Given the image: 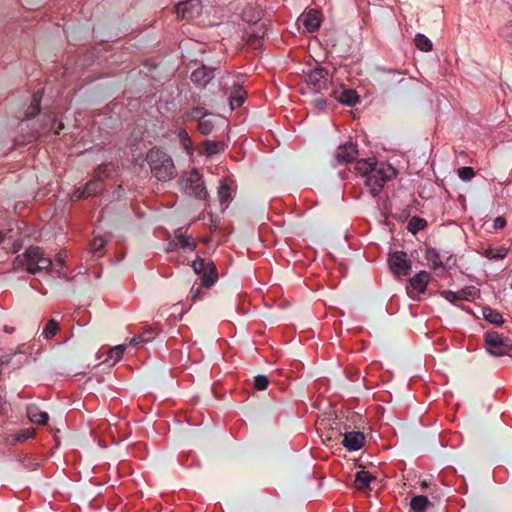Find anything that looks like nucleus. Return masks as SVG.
<instances>
[{
    "label": "nucleus",
    "mask_w": 512,
    "mask_h": 512,
    "mask_svg": "<svg viewBox=\"0 0 512 512\" xmlns=\"http://www.w3.org/2000/svg\"><path fill=\"white\" fill-rule=\"evenodd\" d=\"M214 71L213 68L203 65L192 72L191 81L199 87H206L215 76Z\"/></svg>",
    "instance_id": "nucleus-11"
},
{
    "label": "nucleus",
    "mask_w": 512,
    "mask_h": 512,
    "mask_svg": "<svg viewBox=\"0 0 512 512\" xmlns=\"http://www.w3.org/2000/svg\"><path fill=\"white\" fill-rule=\"evenodd\" d=\"M425 257L428 262L431 263L433 269H437L442 267V261L440 260V255L435 248H429L426 250Z\"/></svg>",
    "instance_id": "nucleus-29"
},
{
    "label": "nucleus",
    "mask_w": 512,
    "mask_h": 512,
    "mask_svg": "<svg viewBox=\"0 0 512 512\" xmlns=\"http://www.w3.org/2000/svg\"><path fill=\"white\" fill-rule=\"evenodd\" d=\"M27 416L31 422L42 425L47 424L49 420L48 414L39 410L37 406H29L27 408Z\"/></svg>",
    "instance_id": "nucleus-20"
},
{
    "label": "nucleus",
    "mask_w": 512,
    "mask_h": 512,
    "mask_svg": "<svg viewBox=\"0 0 512 512\" xmlns=\"http://www.w3.org/2000/svg\"><path fill=\"white\" fill-rule=\"evenodd\" d=\"M5 332L11 333L12 330H10V328H5Z\"/></svg>",
    "instance_id": "nucleus-59"
},
{
    "label": "nucleus",
    "mask_w": 512,
    "mask_h": 512,
    "mask_svg": "<svg viewBox=\"0 0 512 512\" xmlns=\"http://www.w3.org/2000/svg\"><path fill=\"white\" fill-rule=\"evenodd\" d=\"M479 293V290L474 286H467L458 292H453L450 290H446L442 292L443 297L451 302L455 303L458 300H473Z\"/></svg>",
    "instance_id": "nucleus-10"
},
{
    "label": "nucleus",
    "mask_w": 512,
    "mask_h": 512,
    "mask_svg": "<svg viewBox=\"0 0 512 512\" xmlns=\"http://www.w3.org/2000/svg\"><path fill=\"white\" fill-rule=\"evenodd\" d=\"M234 189L232 183L227 180L221 181L218 188V199L222 205L228 206L230 201L233 199Z\"/></svg>",
    "instance_id": "nucleus-17"
},
{
    "label": "nucleus",
    "mask_w": 512,
    "mask_h": 512,
    "mask_svg": "<svg viewBox=\"0 0 512 512\" xmlns=\"http://www.w3.org/2000/svg\"><path fill=\"white\" fill-rule=\"evenodd\" d=\"M152 340V336H145V335H135L131 340V345H138L140 343H147Z\"/></svg>",
    "instance_id": "nucleus-43"
},
{
    "label": "nucleus",
    "mask_w": 512,
    "mask_h": 512,
    "mask_svg": "<svg viewBox=\"0 0 512 512\" xmlns=\"http://www.w3.org/2000/svg\"><path fill=\"white\" fill-rule=\"evenodd\" d=\"M85 198H88V197L85 193L84 187L78 188L77 190H75L71 197L72 200H80V199H85Z\"/></svg>",
    "instance_id": "nucleus-46"
},
{
    "label": "nucleus",
    "mask_w": 512,
    "mask_h": 512,
    "mask_svg": "<svg viewBox=\"0 0 512 512\" xmlns=\"http://www.w3.org/2000/svg\"><path fill=\"white\" fill-rule=\"evenodd\" d=\"M415 45L416 47L423 51V52H429L432 50V42L429 38H427L424 34L418 33L415 37Z\"/></svg>",
    "instance_id": "nucleus-28"
},
{
    "label": "nucleus",
    "mask_w": 512,
    "mask_h": 512,
    "mask_svg": "<svg viewBox=\"0 0 512 512\" xmlns=\"http://www.w3.org/2000/svg\"><path fill=\"white\" fill-rule=\"evenodd\" d=\"M42 96V91H37L33 94L31 103L25 110L24 117L21 119L22 121L30 120L39 114Z\"/></svg>",
    "instance_id": "nucleus-15"
},
{
    "label": "nucleus",
    "mask_w": 512,
    "mask_h": 512,
    "mask_svg": "<svg viewBox=\"0 0 512 512\" xmlns=\"http://www.w3.org/2000/svg\"><path fill=\"white\" fill-rule=\"evenodd\" d=\"M365 437L362 432H346L342 441L343 446L349 451H356L363 447Z\"/></svg>",
    "instance_id": "nucleus-13"
},
{
    "label": "nucleus",
    "mask_w": 512,
    "mask_h": 512,
    "mask_svg": "<svg viewBox=\"0 0 512 512\" xmlns=\"http://www.w3.org/2000/svg\"><path fill=\"white\" fill-rule=\"evenodd\" d=\"M388 264L391 272L397 276H407L412 268L411 260L404 251H395L389 254Z\"/></svg>",
    "instance_id": "nucleus-5"
},
{
    "label": "nucleus",
    "mask_w": 512,
    "mask_h": 512,
    "mask_svg": "<svg viewBox=\"0 0 512 512\" xmlns=\"http://www.w3.org/2000/svg\"><path fill=\"white\" fill-rule=\"evenodd\" d=\"M201 285L210 288L217 280L218 274L215 265L212 263L201 274Z\"/></svg>",
    "instance_id": "nucleus-24"
},
{
    "label": "nucleus",
    "mask_w": 512,
    "mask_h": 512,
    "mask_svg": "<svg viewBox=\"0 0 512 512\" xmlns=\"http://www.w3.org/2000/svg\"><path fill=\"white\" fill-rule=\"evenodd\" d=\"M212 263L209 262V263H206L204 261V259L200 258V257H197L193 262H192V268L194 270V272L198 275H200L203 271H205V269L208 268V266H210Z\"/></svg>",
    "instance_id": "nucleus-38"
},
{
    "label": "nucleus",
    "mask_w": 512,
    "mask_h": 512,
    "mask_svg": "<svg viewBox=\"0 0 512 512\" xmlns=\"http://www.w3.org/2000/svg\"><path fill=\"white\" fill-rule=\"evenodd\" d=\"M482 315L487 322L493 325L500 326L504 323L502 314L489 306L482 308Z\"/></svg>",
    "instance_id": "nucleus-22"
},
{
    "label": "nucleus",
    "mask_w": 512,
    "mask_h": 512,
    "mask_svg": "<svg viewBox=\"0 0 512 512\" xmlns=\"http://www.w3.org/2000/svg\"><path fill=\"white\" fill-rule=\"evenodd\" d=\"M5 332L11 333L12 330H10V328H5Z\"/></svg>",
    "instance_id": "nucleus-60"
},
{
    "label": "nucleus",
    "mask_w": 512,
    "mask_h": 512,
    "mask_svg": "<svg viewBox=\"0 0 512 512\" xmlns=\"http://www.w3.org/2000/svg\"><path fill=\"white\" fill-rule=\"evenodd\" d=\"M378 71L389 74V75H393V76L401 74L399 71L392 70V69L386 70L384 68H378Z\"/></svg>",
    "instance_id": "nucleus-52"
},
{
    "label": "nucleus",
    "mask_w": 512,
    "mask_h": 512,
    "mask_svg": "<svg viewBox=\"0 0 512 512\" xmlns=\"http://www.w3.org/2000/svg\"><path fill=\"white\" fill-rule=\"evenodd\" d=\"M337 100L347 106H353L359 102V96L354 89H344L336 95Z\"/></svg>",
    "instance_id": "nucleus-21"
},
{
    "label": "nucleus",
    "mask_w": 512,
    "mask_h": 512,
    "mask_svg": "<svg viewBox=\"0 0 512 512\" xmlns=\"http://www.w3.org/2000/svg\"><path fill=\"white\" fill-rule=\"evenodd\" d=\"M222 151V146L220 143L206 140L201 145V153L205 154L206 156L210 157L215 154H218Z\"/></svg>",
    "instance_id": "nucleus-25"
},
{
    "label": "nucleus",
    "mask_w": 512,
    "mask_h": 512,
    "mask_svg": "<svg viewBox=\"0 0 512 512\" xmlns=\"http://www.w3.org/2000/svg\"><path fill=\"white\" fill-rule=\"evenodd\" d=\"M146 161L151 174L162 182L169 181L176 176V168L171 156L164 150L154 147L147 152Z\"/></svg>",
    "instance_id": "nucleus-1"
},
{
    "label": "nucleus",
    "mask_w": 512,
    "mask_h": 512,
    "mask_svg": "<svg viewBox=\"0 0 512 512\" xmlns=\"http://www.w3.org/2000/svg\"><path fill=\"white\" fill-rule=\"evenodd\" d=\"M178 249H179L178 243H176V238L174 237L173 240L169 241L168 246H167V251L171 252V251H176Z\"/></svg>",
    "instance_id": "nucleus-49"
},
{
    "label": "nucleus",
    "mask_w": 512,
    "mask_h": 512,
    "mask_svg": "<svg viewBox=\"0 0 512 512\" xmlns=\"http://www.w3.org/2000/svg\"><path fill=\"white\" fill-rule=\"evenodd\" d=\"M58 330H59V324L54 319H51L47 322L42 334L44 335V337L46 339H51L52 337H54L56 335Z\"/></svg>",
    "instance_id": "nucleus-32"
},
{
    "label": "nucleus",
    "mask_w": 512,
    "mask_h": 512,
    "mask_svg": "<svg viewBox=\"0 0 512 512\" xmlns=\"http://www.w3.org/2000/svg\"><path fill=\"white\" fill-rule=\"evenodd\" d=\"M202 4L200 0H185L176 5V13L183 19H194L201 14Z\"/></svg>",
    "instance_id": "nucleus-7"
},
{
    "label": "nucleus",
    "mask_w": 512,
    "mask_h": 512,
    "mask_svg": "<svg viewBox=\"0 0 512 512\" xmlns=\"http://www.w3.org/2000/svg\"><path fill=\"white\" fill-rule=\"evenodd\" d=\"M106 244V240L102 236H95L91 243L90 249L93 253L101 251Z\"/></svg>",
    "instance_id": "nucleus-41"
},
{
    "label": "nucleus",
    "mask_w": 512,
    "mask_h": 512,
    "mask_svg": "<svg viewBox=\"0 0 512 512\" xmlns=\"http://www.w3.org/2000/svg\"><path fill=\"white\" fill-rule=\"evenodd\" d=\"M113 171V165L111 163H103V164H100L94 171L95 173V179L96 180H99L101 182V180L104 178V177H107L111 172Z\"/></svg>",
    "instance_id": "nucleus-31"
},
{
    "label": "nucleus",
    "mask_w": 512,
    "mask_h": 512,
    "mask_svg": "<svg viewBox=\"0 0 512 512\" xmlns=\"http://www.w3.org/2000/svg\"><path fill=\"white\" fill-rule=\"evenodd\" d=\"M380 162H377L375 158L361 159L356 162L355 170L363 177H366L372 169H374V165H378Z\"/></svg>",
    "instance_id": "nucleus-23"
},
{
    "label": "nucleus",
    "mask_w": 512,
    "mask_h": 512,
    "mask_svg": "<svg viewBox=\"0 0 512 512\" xmlns=\"http://www.w3.org/2000/svg\"><path fill=\"white\" fill-rule=\"evenodd\" d=\"M186 231L187 229L182 227L175 230L176 243H178L179 249L193 251L196 248V241L191 235H187Z\"/></svg>",
    "instance_id": "nucleus-14"
},
{
    "label": "nucleus",
    "mask_w": 512,
    "mask_h": 512,
    "mask_svg": "<svg viewBox=\"0 0 512 512\" xmlns=\"http://www.w3.org/2000/svg\"><path fill=\"white\" fill-rule=\"evenodd\" d=\"M429 280L430 274L426 271H420L414 275L409 281L410 287L407 288L409 297L416 299L420 294L424 293Z\"/></svg>",
    "instance_id": "nucleus-8"
},
{
    "label": "nucleus",
    "mask_w": 512,
    "mask_h": 512,
    "mask_svg": "<svg viewBox=\"0 0 512 512\" xmlns=\"http://www.w3.org/2000/svg\"><path fill=\"white\" fill-rule=\"evenodd\" d=\"M53 272L55 273V275L58 277V278H62V279H65L67 281L70 280V278L67 276V274L65 272H63L62 270L60 269H54Z\"/></svg>",
    "instance_id": "nucleus-51"
},
{
    "label": "nucleus",
    "mask_w": 512,
    "mask_h": 512,
    "mask_svg": "<svg viewBox=\"0 0 512 512\" xmlns=\"http://www.w3.org/2000/svg\"><path fill=\"white\" fill-rule=\"evenodd\" d=\"M426 221L420 217H412L408 222L407 229L409 232L416 234L418 231L424 229Z\"/></svg>",
    "instance_id": "nucleus-30"
},
{
    "label": "nucleus",
    "mask_w": 512,
    "mask_h": 512,
    "mask_svg": "<svg viewBox=\"0 0 512 512\" xmlns=\"http://www.w3.org/2000/svg\"><path fill=\"white\" fill-rule=\"evenodd\" d=\"M375 480L376 477L373 476L370 472L360 470L355 474L354 487L357 490L365 491L370 488V483Z\"/></svg>",
    "instance_id": "nucleus-16"
},
{
    "label": "nucleus",
    "mask_w": 512,
    "mask_h": 512,
    "mask_svg": "<svg viewBox=\"0 0 512 512\" xmlns=\"http://www.w3.org/2000/svg\"><path fill=\"white\" fill-rule=\"evenodd\" d=\"M269 380L265 375H257L254 377V387L256 390L263 391L267 388Z\"/></svg>",
    "instance_id": "nucleus-42"
},
{
    "label": "nucleus",
    "mask_w": 512,
    "mask_h": 512,
    "mask_svg": "<svg viewBox=\"0 0 512 512\" xmlns=\"http://www.w3.org/2000/svg\"><path fill=\"white\" fill-rule=\"evenodd\" d=\"M302 23L308 32H316L320 28L322 23L321 12L318 11L317 9H310L307 13L303 15Z\"/></svg>",
    "instance_id": "nucleus-12"
},
{
    "label": "nucleus",
    "mask_w": 512,
    "mask_h": 512,
    "mask_svg": "<svg viewBox=\"0 0 512 512\" xmlns=\"http://www.w3.org/2000/svg\"><path fill=\"white\" fill-rule=\"evenodd\" d=\"M125 352L124 345H117L109 350L108 358L112 360L113 364L118 362Z\"/></svg>",
    "instance_id": "nucleus-35"
},
{
    "label": "nucleus",
    "mask_w": 512,
    "mask_h": 512,
    "mask_svg": "<svg viewBox=\"0 0 512 512\" xmlns=\"http://www.w3.org/2000/svg\"><path fill=\"white\" fill-rule=\"evenodd\" d=\"M3 239H4V235H3V233L0 231V243L3 241Z\"/></svg>",
    "instance_id": "nucleus-58"
},
{
    "label": "nucleus",
    "mask_w": 512,
    "mask_h": 512,
    "mask_svg": "<svg viewBox=\"0 0 512 512\" xmlns=\"http://www.w3.org/2000/svg\"><path fill=\"white\" fill-rule=\"evenodd\" d=\"M485 344L488 347L500 348L503 346V338L495 331H488L484 336Z\"/></svg>",
    "instance_id": "nucleus-26"
},
{
    "label": "nucleus",
    "mask_w": 512,
    "mask_h": 512,
    "mask_svg": "<svg viewBox=\"0 0 512 512\" xmlns=\"http://www.w3.org/2000/svg\"><path fill=\"white\" fill-rule=\"evenodd\" d=\"M102 189L101 182L99 180H91L84 186L87 197L96 195Z\"/></svg>",
    "instance_id": "nucleus-33"
},
{
    "label": "nucleus",
    "mask_w": 512,
    "mask_h": 512,
    "mask_svg": "<svg viewBox=\"0 0 512 512\" xmlns=\"http://www.w3.org/2000/svg\"><path fill=\"white\" fill-rule=\"evenodd\" d=\"M155 334H156L155 330L151 327H145L143 332L140 333V335L152 336V339L154 338Z\"/></svg>",
    "instance_id": "nucleus-50"
},
{
    "label": "nucleus",
    "mask_w": 512,
    "mask_h": 512,
    "mask_svg": "<svg viewBox=\"0 0 512 512\" xmlns=\"http://www.w3.org/2000/svg\"><path fill=\"white\" fill-rule=\"evenodd\" d=\"M506 225V220L504 217L502 216H498L494 219V222H493V228L495 230H500V229H503Z\"/></svg>",
    "instance_id": "nucleus-45"
},
{
    "label": "nucleus",
    "mask_w": 512,
    "mask_h": 512,
    "mask_svg": "<svg viewBox=\"0 0 512 512\" xmlns=\"http://www.w3.org/2000/svg\"><path fill=\"white\" fill-rule=\"evenodd\" d=\"M178 137H179V140H180L182 146L185 148V150L189 154H192V141H191L188 133L186 132V130L181 129L178 133Z\"/></svg>",
    "instance_id": "nucleus-37"
},
{
    "label": "nucleus",
    "mask_w": 512,
    "mask_h": 512,
    "mask_svg": "<svg viewBox=\"0 0 512 512\" xmlns=\"http://www.w3.org/2000/svg\"><path fill=\"white\" fill-rule=\"evenodd\" d=\"M305 81L314 92L321 93L328 88V71L317 67L306 75Z\"/></svg>",
    "instance_id": "nucleus-6"
},
{
    "label": "nucleus",
    "mask_w": 512,
    "mask_h": 512,
    "mask_svg": "<svg viewBox=\"0 0 512 512\" xmlns=\"http://www.w3.org/2000/svg\"><path fill=\"white\" fill-rule=\"evenodd\" d=\"M358 147L355 143L348 141L339 145L335 150V159L338 164H348L358 157Z\"/></svg>",
    "instance_id": "nucleus-9"
},
{
    "label": "nucleus",
    "mask_w": 512,
    "mask_h": 512,
    "mask_svg": "<svg viewBox=\"0 0 512 512\" xmlns=\"http://www.w3.org/2000/svg\"><path fill=\"white\" fill-rule=\"evenodd\" d=\"M312 103H313L314 107L319 111L324 110L327 105L326 100L322 97L315 98Z\"/></svg>",
    "instance_id": "nucleus-44"
},
{
    "label": "nucleus",
    "mask_w": 512,
    "mask_h": 512,
    "mask_svg": "<svg viewBox=\"0 0 512 512\" xmlns=\"http://www.w3.org/2000/svg\"><path fill=\"white\" fill-rule=\"evenodd\" d=\"M209 113L205 108L202 107H193L188 113L187 118L190 120H198L201 121L205 118Z\"/></svg>",
    "instance_id": "nucleus-34"
},
{
    "label": "nucleus",
    "mask_w": 512,
    "mask_h": 512,
    "mask_svg": "<svg viewBox=\"0 0 512 512\" xmlns=\"http://www.w3.org/2000/svg\"><path fill=\"white\" fill-rule=\"evenodd\" d=\"M396 176V170L390 164L380 162L374 165V169L365 177V186L369 189V193L375 197L383 189L386 182Z\"/></svg>",
    "instance_id": "nucleus-3"
},
{
    "label": "nucleus",
    "mask_w": 512,
    "mask_h": 512,
    "mask_svg": "<svg viewBox=\"0 0 512 512\" xmlns=\"http://www.w3.org/2000/svg\"><path fill=\"white\" fill-rule=\"evenodd\" d=\"M180 186L185 194L198 200H205L208 196L203 177L195 168L182 175Z\"/></svg>",
    "instance_id": "nucleus-4"
},
{
    "label": "nucleus",
    "mask_w": 512,
    "mask_h": 512,
    "mask_svg": "<svg viewBox=\"0 0 512 512\" xmlns=\"http://www.w3.org/2000/svg\"><path fill=\"white\" fill-rule=\"evenodd\" d=\"M200 292H201V287H192L191 288V300L193 302H196L198 299H200Z\"/></svg>",
    "instance_id": "nucleus-47"
},
{
    "label": "nucleus",
    "mask_w": 512,
    "mask_h": 512,
    "mask_svg": "<svg viewBox=\"0 0 512 512\" xmlns=\"http://www.w3.org/2000/svg\"><path fill=\"white\" fill-rule=\"evenodd\" d=\"M458 177L463 181H469L475 176V172L472 167H461L457 170Z\"/></svg>",
    "instance_id": "nucleus-40"
},
{
    "label": "nucleus",
    "mask_w": 512,
    "mask_h": 512,
    "mask_svg": "<svg viewBox=\"0 0 512 512\" xmlns=\"http://www.w3.org/2000/svg\"><path fill=\"white\" fill-rule=\"evenodd\" d=\"M433 506V502L424 495H416L410 501V509L413 512H425Z\"/></svg>",
    "instance_id": "nucleus-18"
},
{
    "label": "nucleus",
    "mask_w": 512,
    "mask_h": 512,
    "mask_svg": "<svg viewBox=\"0 0 512 512\" xmlns=\"http://www.w3.org/2000/svg\"><path fill=\"white\" fill-rule=\"evenodd\" d=\"M421 487H422V488H427V487H428L427 482H426V481H422V482H421Z\"/></svg>",
    "instance_id": "nucleus-56"
},
{
    "label": "nucleus",
    "mask_w": 512,
    "mask_h": 512,
    "mask_svg": "<svg viewBox=\"0 0 512 512\" xmlns=\"http://www.w3.org/2000/svg\"><path fill=\"white\" fill-rule=\"evenodd\" d=\"M244 92L241 90V88L238 89V94L231 96L230 101V107L232 110L239 108L243 102H244Z\"/></svg>",
    "instance_id": "nucleus-39"
},
{
    "label": "nucleus",
    "mask_w": 512,
    "mask_h": 512,
    "mask_svg": "<svg viewBox=\"0 0 512 512\" xmlns=\"http://www.w3.org/2000/svg\"><path fill=\"white\" fill-rule=\"evenodd\" d=\"M16 269H24L29 274H37L42 271H50L52 260L45 257L41 248L30 246L22 255H18L14 260Z\"/></svg>",
    "instance_id": "nucleus-2"
},
{
    "label": "nucleus",
    "mask_w": 512,
    "mask_h": 512,
    "mask_svg": "<svg viewBox=\"0 0 512 512\" xmlns=\"http://www.w3.org/2000/svg\"><path fill=\"white\" fill-rule=\"evenodd\" d=\"M431 497H432L433 500H436V499H438L440 497V495L439 494H434V492H431Z\"/></svg>",
    "instance_id": "nucleus-55"
},
{
    "label": "nucleus",
    "mask_w": 512,
    "mask_h": 512,
    "mask_svg": "<svg viewBox=\"0 0 512 512\" xmlns=\"http://www.w3.org/2000/svg\"><path fill=\"white\" fill-rule=\"evenodd\" d=\"M483 255L489 260H500L506 257L507 249L504 247L493 249L490 247L484 251Z\"/></svg>",
    "instance_id": "nucleus-27"
},
{
    "label": "nucleus",
    "mask_w": 512,
    "mask_h": 512,
    "mask_svg": "<svg viewBox=\"0 0 512 512\" xmlns=\"http://www.w3.org/2000/svg\"><path fill=\"white\" fill-rule=\"evenodd\" d=\"M34 436V431L32 429L26 428L21 429L20 431L11 434L5 438V443L7 445H16L17 443L24 442Z\"/></svg>",
    "instance_id": "nucleus-19"
},
{
    "label": "nucleus",
    "mask_w": 512,
    "mask_h": 512,
    "mask_svg": "<svg viewBox=\"0 0 512 512\" xmlns=\"http://www.w3.org/2000/svg\"><path fill=\"white\" fill-rule=\"evenodd\" d=\"M22 5H30L28 0H20Z\"/></svg>",
    "instance_id": "nucleus-57"
},
{
    "label": "nucleus",
    "mask_w": 512,
    "mask_h": 512,
    "mask_svg": "<svg viewBox=\"0 0 512 512\" xmlns=\"http://www.w3.org/2000/svg\"><path fill=\"white\" fill-rule=\"evenodd\" d=\"M214 129V123L209 119H202L198 122V131L202 135H209Z\"/></svg>",
    "instance_id": "nucleus-36"
},
{
    "label": "nucleus",
    "mask_w": 512,
    "mask_h": 512,
    "mask_svg": "<svg viewBox=\"0 0 512 512\" xmlns=\"http://www.w3.org/2000/svg\"><path fill=\"white\" fill-rule=\"evenodd\" d=\"M260 36L259 35H251L248 39V42L255 48H257L260 45Z\"/></svg>",
    "instance_id": "nucleus-48"
},
{
    "label": "nucleus",
    "mask_w": 512,
    "mask_h": 512,
    "mask_svg": "<svg viewBox=\"0 0 512 512\" xmlns=\"http://www.w3.org/2000/svg\"><path fill=\"white\" fill-rule=\"evenodd\" d=\"M21 247V244L18 243V244H14V249H13V253H16Z\"/></svg>",
    "instance_id": "nucleus-54"
},
{
    "label": "nucleus",
    "mask_w": 512,
    "mask_h": 512,
    "mask_svg": "<svg viewBox=\"0 0 512 512\" xmlns=\"http://www.w3.org/2000/svg\"><path fill=\"white\" fill-rule=\"evenodd\" d=\"M56 263L59 265V266H63L64 265V262H65V256L62 254V253H59L57 254L56 256V259H55Z\"/></svg>",
    "instance_id": "nucleus-53"
}]
</instances>
